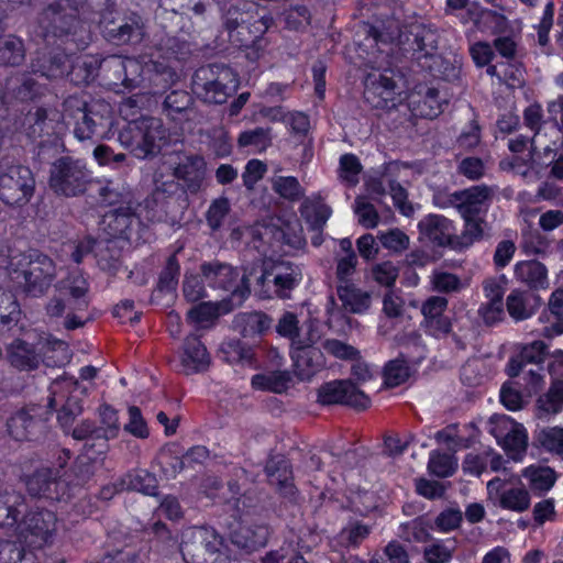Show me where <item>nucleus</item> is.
<instances>
[{
    "label": "nucleus",
    "instance_id": "nucleus-8",
    "mask_svg": "<svg viewBox=\"0 0 563 563\" xmlns=\"http://www.w3.org/2000/svg\"><path fill=\"white\" fill-rule=\"evenodd\" d=\"M166 132L163 124L155 118H142L129 124L120 133V141L136 155L146 157L159 153L165 143Z\"/></svg>",
    "mask_w": 563,
    "mask_h": 563
},
{
    "label": "nucleus",
    "instance_id": "nucleus-64",
    "mask_svg": "<svg viewBox=\"0 0 563 563\" xmlns=\"http://www.w3.org/2000/svg\"><path fill=\"white\" fill-rule=\"evenodd\" d=\"M322 349L333 357L343 361H356L361 357V353L356 347L336 339L324 340Z\"/></svg>",
    "mask_w": 563,
    "mask_h": 563
},
{
    "label": "nucleus",
    "instance_id": "nucleus-20",
    "mask_svg": "<svg viewBox=\"0 0 563 563\" xmlns=\"http://www.w3.org/2000/svg\"><path fill=\"white\" fill-rule=\"evenodd\" d=\"M265 474L283 497L296 500L298 489L294 484L292 467L284 455H271L265 464Z\"/></svg>",
    "mask_w": 563,
    "mask_h": 563
},
{
    "label": "nucleus",
    "instance_id": "nucleus-62",
    "mask_svg": "<svg viewBox=\"0 0 563 563\" xmlns=\"http://www.w3.org/2000/svg\"><path fill=\"white\" fill-rule=\"evenodd\" d=\"M276 332L290 341V346H294L299 341V320L296 313L286 311L279 318L276 327Z\"/></svg>",
    "mask_w": 563,
    "mask_h": 563
},
{
    "label": "nucleus",
    "instance_id": "nucleus-29",
    "mask_svg": "<svg viewBox=\"0 0 563 563\" xmlns=\"http://www.w3.org/2000/svg\"><path fill=\"white\" fill-rule=\"evenodd\" d=\"M7 358L19 371L36 369L42 362V356L36 351L35 345L21 339H15L8 345Z\"/></svg>",
    "mask_w": 563,
    "mask_h": 563
},
{
    "label": "nucleus",
    "instance_id": "nucleus-14",
    "mask_svg": "<svg viewBox=\"0 0 563 563\" xmlns=\"http://www.w3.org/2000/svg\"><path fill=\"white\" fill-rule=\"evenodd\" d=\"M48 410L30 405L14 412L7 421L9 434L16 441L34 440L45 430Z\"/></svg>",
    "mask_w": 563,
    "mask_h": 563
},
{
    "label": "nucleus",
    "instance_id": "nucleus-26",
    "mask_svg": "<svg viewBox=\"0 0 563 563\" xmlns=\"http://www.w3.org/2000/svg\"><path fill=\"white\" fill-rule=\"evenodd\" d=\"M183 349L184 353L180 364L186 375L201 373L209 368L210 355L198 336H187L184 341Z\"/></svg>",
    "mask_w": 563,
    "mask_h": 563
},
{
    "label": "nucleus",
    "instance_id": "nucleus-10",
    "mask_svg": "<svg viewBox=\"0 0 563 563\" xmlns=\"http://www.w3.org/2000/svg\"><path fill=\"white\" fill-rule=\"evenodd\" d=\"M35 178L23 165L7 166L0 172V200L11 207L25 206L34 195Z\"/></svg>",
    "mask_w": 563,
    "mask_h": 563
},
{
    "label": "nucleus",
    "instance_id": "nucleus-53",
    "mask_svg": "<svg viewBox=\"0 0 563 563\" xmlns=\"http://www.w3.org/2000/svg\"><path fill=\"white\" fill-rule=\"evenodd\" d=\"M421 99L417 102V111L423 118L434 119L442 112L440 92L437 88H426L423 95L419 92Z\"/></svg>",
    "mask_w": 563,
    "mask_h": 563
},
{
    "label": "nucleus",
    "instance_id": "nucleus-9",
    "mask_svg": "<svg viewBox=\"0 0 563 563\" xmlns=\"http://www.w3.org/2000/svg\"><path fill=\"white\" fill-rule=\"evenodd\" d=\"M402 80L401 73L391 68L369 73L364 80L365 101L375 109L396 108L400 102Z\"/></svg>",
    "mask_w": 563,
    "mask_h": 563
},
{
    "label": "nucleus",
    "instance_id": "nucleus-54",
    "mask_svg": "<svg viewBox=\"0 0 563 563\" xmlns=\"http://www.w3.org/2000/svg\"><path fill=\"white\" fill-rule=\"evenodd\" d=\"M465 228L462 235H455V247H466L483 236L485 221L479 216L463 217Z\"/></svg>",
    "mask_w": 563,
    "mask_h": 563
},
{
    "label": "nucleus",
    "instance_id": "nucleus-13",
    "mask_svg": "<svg viewBox=\"0 0 563 563\" xmlns=\"http://www.w3.org/2000/svg\"><path fill=\"white\" fill-rule=\"evenodd\" d=\"M318 401L321 405H344L356 410H364L369 406V398L352 379H336L322 384L318 388Z\"/></svg>",
    "mask_w": 563,
    "mask_h": 563
},
{
    "label": "nucleus",
    "instance_id": "nucleus-15",
    "mask_svg": "<svg viewBox=\"0 0 563 563\" xmlns=\"http://www.w3.org/2000/svg\"><path fill=\"white\" fill-rule=\"evenodd\" d=\"M112 123V107L103 99H91L88 109L74 121V134L79 141L103 133Z\"/></svg>",
    "mask_w": 563,
    "mask_h": 563
},
{
    "label": "nucleus",
    "instance_id": "nucleus-19",
    "mask_svg": "<svg viewBox=\"0 0 563 563\" xmlns=\"http://www.w3.org/2000/svg\"><path fill=\"white\" fill-rule=\"evenodd\" d=\"M494 197L493 188L479 185L468 189L455 191L450 195V202L459 210L462 217L479 216L486 211Z\"/></svg>",
    "mask_w": 563,
    "mask_h": 563
},
{
    "label": "nucleus",
    "instance_id": "nucleus-22",
    "mask_svg": "<svg viewBox=\"0 0 563 563\" xmlns=\"http://www.w3.org/2000/svg\"><path fill=\"white\" fill-rule=\"evenodd\" d=\"M73 438L84 441L81 454H90V459L102 464L104 455L109 451L110 437L97 429L95 422L84 420L76 426L71 433Z\"/></svg>",
    "mask_w": 563,
    "mask_h": 563
},
{
    "label": "nucleus",
    "instance_id": "nucleus-35",
    "mask_svg": "<svg viewBox=\"0 0 563 563\" xmlns=\"http://www.w3.org/2000/svg\"><path fill=\"white\" fill-rule=\"evenodd\" d=\"M115 490H136L145 495H157V479L146 470H135L125 474L117 484Z\"/></svg>",
    "mask_w": 563,
    "mask_h": 563
},
{
    "label": "nucleus",
    "instance_id": "nucleus-41",
    "mask_svg": "<svg viewBox=\"0 0 563 563\" xmlns=\"http://www.w3.org/2000/svg\"><path fill=\"white\" fill-rule=\"evenodd\" d=\"M515 273L518 278L531 288H544L548 284L547 268L538 261H527L517 264Z\"/></svg>",
    "mask_w": 563,
    "mask_h": 563
},
{
    "label": "nucleus",
    "instance_id": "nucleus-25",
    "mask_svg": "<svg viewBox=\"0 0 563 563\" xmlns=\"http://www.w3.org/2000/svg\"><path fill=\"white\" fill-rule=\"evenodd\" d=\"M70 66V57L63 53H37L31 62V70L47 79L63 78Z\"/></svg>",
    "mask_w": 563,
    "mask_h": 563
},
{
    "label": "nucleus",
    "instance_id": "nucleus-18",
    "mask_svg": "<svg viewBox=\"0 0 563 563\" xmlns=\"http://www.w3.org/2000/svg\"><path fill=\"white\" fill-rule=\"evenodd\" d=\"M549 372L552 376V385L545 394L539 396L536 402V416L539 419L555 415L563 407V351H560L549 365Z\"/></svg>",
    "mask_w": 563,
    "mask_h": 563
},
{
    "label": "nucleus",
    "instance_id": "nucleus-30",
    "mask_svg": "<svg viewBox=\"0 0 563 563\" xmlns=\"http://www.w3.org/2000/svg\"><path fill=\"white\" fill-rule=\"evenodd\" d=\"M302 229L298 220H284L277 218L265 225V233L272 234L273 239L294 249H300L306 244L301 234Z\"/></svg>",
    "mask_w": 563,
    "mask_h": 563
},
{
    "label": "nucleus",
    "instance_id": "nucleus-45",
    "mask_svg": "<svg viewBox=\"0 0 563 563\" xmlns=\"http://www.w3.org/2000/svg\"><path fill=\"white\" fill-rule=\"evenodd\" d=\"M331 214V209L320 200H305L301 205V216L306 219L310 230H322Z\"/></svg>",
    "mask_w": 563,
    "mask_h": 563
},
{
    "label": "nucleus",
    "instance_id": "nucleus-60",
    "mask_svg": "<svg viewBox=\"0 0 563 563\" xmlns=\"http://www.w3.org/2000/svg\"><path fill=\"white\" fill-rule=\"evenodd\" d=\"M88 283L84 278L74 279L71 285L67 288L69 296L67 302L69 309L73 311H84L88 308L89 301L87 299Z\"/></svg>",
    "mask_w": 563,
    "mask_h": 563
},
{
    "label": "nucleus",
    "instance_id": "nucleus-49",
    "mask_svg": "<svg viewBox=\"0 0 563 563\" xmlns=\"http://www.w3.org/2000/svg\"><path fill=\"white\" fill-rule=\"evenodd\" d=\"M238 322L243 325L241 331L243 336L253 334L261 335L271 329L273 319L264 312H252L241 316Z\"/></svg>",
    "mask_w": 563,
    "mask_h": 563
},
{
    "label": "nucleus",
    "instance_id": "nucleus-47",
    "mask_svg": "<svg viewBox=\"0 0 563 563\" xmlns=\"http://www.w3.org/2000/svg\"><path fill=\"white\" fill-rule=\"evenodd\" d=\"M0 563H35V555L15 541L0 542Z\"/></svg>",
    "mask_w": 563,
    "mask_h": 563
},
{
    "label": "nucleus",
    "instance_id": "nucleus-24",
    "mask_svg": "<svg viewBox=\"0 0 563 563\" xmlns=\"http://www.w3.org/2000/svg\"><path fill=\"white\" fill-rule=\"evenodd\" d=\"M291 350L295 373L301 380L310 379L316 372L324 366L322 351L310 346L309 342H297L296 345L291 346Z\"/></svg>",
    "mask_w": 563,
    "mask_h": 563
},
{
    "label": "nucleus",
    "instance_id": "nucleus-43",
    "mask_svg": "<svg viewBox=\"0 0 563 563\" xmlns=\"http://www.w3.org/2000/svg\"><path fill=\"white\" fill-rule=\"evenodd\" d=\"M21 318V309L15 297L10 292L0 296V332L16 327Z\"/></svg>",
    "mask_w": 563,
    "mask_h": 563
},
{
    "label": "nucleus",
    "instance_id": "nucleus-33",
    "mask_svg": "<svg viewBox=\"0 0 563 563\" xmlns=\"http://www.w3.org/2000/svg\"><path fill=\"white\" fill-rule=\"evenodd\" d=\"M484 290L488 299L487 303L479 309L486 324L490 325L503 319L505 294L504 287L496 280L489 279L484 283Z\"/></svg>",
    "mask_w": 563,
    "mask_h": 563
},
{
    "label": "nucleus",
    "instance_id": "nucleus-50",
    "mask_svg": "<svg viewBox=\"0 0 563 563\" xmlns=\"http://www.w3.org/2000/svg\"><path fill=\"white\" fill-rule=\"evenodd\" d=\"M533 444L563 455V428H543L536 432Z\"/></svg>",
    "mask_w": 563,
    "mask_h": 563
},
{
    "label": "nucleus",
    "instance_id": "nucleus-44",
    "mask_svg": "<svg viewBox=\"0 0 563 563\" xmlns=\"http://www.w3.org/2000/svg\"><path fill=\"white\" fill-rule=\"evenodd\" d=\"M164 95L163 109L168 114H187L192 111L195 99L188 91L170 89Z\"/></svg>",
    "mask_w": 563,
    "mask_h": 563
},
{
    "label": "nucleus",
    "instance_id": "nucleus-27",
    "mask_svg": "<svg viewBox=\"0 0 563 563\" xmlns=\"http://www.w3.org/2000/svg\"><path fill=\"white\" fill-rule=\"evenodd\" d=\"M419 229L433 244L455 249L452 222L443 216L430 214L419 223Z\"/></svg>",
    "mask_w": 563,
    "mask_h": 563
},
{
    "label": "nucleus",
    "instance_id": "nucleus-28",
    "mask_svg": "<svg viewBox=\"0 0 563 563\" xmlns=\"http://www.w3.org/2000/svg\"><path fill=\"white\" fill-rule=\"evenodd\" d=\"M302 279L301 268L290 262H279L273 266L272 283L275 287V294L282 299L290 298L291 290L298 286Z\"/></svg>",
    "mask_w": 563,
    "mask_h": 563
},
{
    "label": "nucleus",
    "instance_id": "nucleus-55",
    "mask_svg": "<svg viewBox=\"0 0 563 563\" xmlns=\"http://www.w3.org/2000/svg\"><path fill=\"white\" fill-rule=\"evenodd\" d=\"M250 12L243 10L239 5L231 4L222 10L221 22L222 29L227 32L228 38L238 31L249 20Z\"/></svg>",
    "mask_w": 563,
    "mask_h": 563
},
{
    "label": "nucleus",
    "instance_id": "nucleus-39",
    "mask_svg": "<svg viewBox=\"0 0 563 563\" xmlns=\"http://www.w3.org/2000/svg\"><path fill=\"white\" fill-rule=\"evenodd\" d=\"M59 476V470L43 467L35 471L26 481L29 494L34 497H49L51 487L56 484Z\"/></svg>",
    "mask_w": 563,
    "mask_h": 563
},
{
    "label": "nucleus",
    "instance_id": "nucleus-52",
    "mask_svg": "<svg viewBox=\"0 0 563 563\" xmlns=\"http://www.w3.org/2000/svg\"><path fill=\"white\" fill-rule=\"evenodd\" d=\"M224 360L230 363H252L254 357L253 349L240 340H231L221 345Z\"/></svg>",
    "mask_w": 563,
    "mask_h": 563
},
{
    "label": "nucleus",
    "instance_id": "nucleus-61",
    "mask_svg": "<svg viewBox=\"0 0 563 563\" xmlns=\"http://www.w3.org/2000/svg\"><path fill=\"white\" fill-rule=\"evenodd\" d=\"M457 467V463L452 455L446 453L433 452L431 453L428 468L429 471L441 478L451 476Z\"/></svg>",
    "mask_w": 563,
    "mask_h": 563
},
{
    "label": "nucleus",
    "instance_id": "nucleus-5",
    "mask_svg": "<svg viewBox=\"0 0 563 563\" xmlns=\"http://www.w3.org/2000/svg\"><path fill=\"white\" fill-rule=\"evenodd\" d=\"M154 187L144 199V208L152 211V219L170 224L183 220L190 201L180 183L174 178L165 179L163 174H155Z\"/></svg>",
    "mask_w": 563,
    "mask_h": 563
},
{
    "label": "nucleus",
    "instance_id": "nucleus-17",
    "mask_svg": "<svg viewBox=\"0 0 563 563\" xmlns=\"http://www.w3.org/2000/svg\"><path fill=\"white\" fill-rule=\"evenodd\" d=\"M227 528L231 543L247 554L265 547L271 536L267 525H247L235 518L228 522Z\"/></svg>",
    "mask_w": 563,
    "mask_h": 563
},
{
    "label": "nucleus",
    "instance_id": "nucleus-1",
    "mask_svg": "<svg viewBox=\"0 0 563 563\" xmlns=\"http://www.w3.org/2000/svg\"><path fill=\"white\" fill-rule=\"evenodd\" d=\"M364 33L376 42L395 43L394 54L399 58L416 60L422 68L431 58L439 59L440 34L437 29L422 23L399 26L391 22L383 30L364 24Z\"/></svg>",
    "mask_w": 563,
    "mask_h": 563
},
{
    "label": "nucleus",
    "instance_id": "nucleus-59",
    "mask_svg": "<svg viewBox=\"0 0 563 563\" xmlns=\"http://www.w3.org/2000/svg\"><path fill=\"white\" fill-rule=\"evenodd\" d=\"M428 70L433 77L441 78L446 81H453L460 76V67L444 59L441 54H439V59L431 58L430 62L427 63V66L422 67Z\"/></svg>",
    "mask_w": 563,
    "mask_h": 563
},
{
    "label": "nucleus",
    "instance_id": "nucleus-42",
    "mask_svg": "<svg viewBox=\"0 0 563 563\" xmlns=\"http://www.w3.org/2000/svg\"><path fill=\"white\" fill-rule=\"evenodd\" d=\"M291 380L287 371H273L264 374H256L252 377L253 387L262 390L280 394L288 388Z\"/></svg>",
    "mask_w": 563,
    "mask_h": 563
},
{
    "label": "nucleus",
    "instance_id": "nucleus-38",
    "mask_svg": "<svg viewBox=\"0 0 563 563\" xmlns=\"http://www.w3.org/2000/svg\"><path fill=\"white\" fill-rule=\"evenodd\" d=\"M25 47L23 41L13 34L0 35V66L15 67L23 63Z\"/></svg>",
    "mask_w": 563,
    "mask_h": 563
},
{
    "label": "nucleus",
    "instance_id": "nucleus-7",
    "mask_svg": "<svg viewBox=\"0 0 563 563\" xmlns=\"http://www.w3.org/2000/svg\"><path fill=\"white\" fill-rule=\"evenodd\" d=\"M239 86L234 70L224 64H208L192 75V92L205 103L223 104Z\"/></svg>",
    "mask_w": 563,
    "mask_h": 563
},
{
    "label": "nucleus",
    "instance_id": "nucleus-48",
    "mask_svg": "<svg viewBox=\"0 0 563 563\" xmlns=\"http://www.w3.org/2000/svg\"><path fill=\"white\" fill-rule=\"evenodd\" d=\"M29 124V135L36 139L44 135L52 136L53 121L48 119V112L44 108H36L34 112H29L25 118Z\"/></svg>",
    "mask_w": 563,
    "mask_h": 563
},
{
    "label": "nucleus",
    "instance_id": "nucleus-2",
    "mask_svg": "<svg viewBox=\"0 0 563 563\" xmlns=\"http://www.w3.org/2000/svg\"><path fill=\"white\" fill-rule=\"evenodd\" d=\"M36 33L52 44L87 45L85 25L76 0H54L47 3L36 18Z\"/></svg>",
    "mask_w": 563,
    "mask_h": 563
},
{
    "label": "nucleus",
    "instance_id": "nucleus-21",
    "mask_svg": "<svg viewBox=\"0 0 563 563\" xmlns=\"http://www.w3.org/2000/svg\"><path fill=\"white\" fill-rule=\"evenodd\" d=\"M56 518L54 512L46 509L31 510L23 517L19 525L20 534L31 543L42 544L51 537L55 529Z\"/></svg>",
    "mask_w": 563,
    "mask_h": 563
},
{
    "label": "nucleus",
    "instance_id": "nucleus-57",
    "mask_svg": "<svg viewBox=\"0 0 563 563\" xmlns=\"http://www.w3.org/2000/svg\"><path fill=\"white\" fill-rule=\"evenodd\" d=\"M179 273L180 266L176 254H173L167 258L166 265L159 274L157 289L167 292L175 290L178 284Z\"/></svg>",
    "mask_w": 563,
    "mask_h": 563
},
{
    "label": "nucleus",
    "instance_id": "nucleus-32",
    "mask_svg": "<svg viewBox=\"0 0 563 563\" xmlns=\"http://www.w3.org/2000/svg\"><path fill=\"white\" fill-rule=\"evenodd\" d=\"M336 295L346 312L360 314L367 311L372 303V295L362 290L351 282L340 284L336 287Z\"/></svg>",
    "mask_w": 563,
    "mask_h": 563
},
{
    "label": "nucleus",
    "instance_id": "nucleus-46",
    "mask_svg": "<svg viewBox=\"0 0 563 563\" xmlns=\"http://www.w3.org/2000/svg\"><path fill=\"white\" fill-rule=\"evenodd\" d=\"M210 3L205 0H164L163 5L166 10L192 19L202 16L207 12Z\"/></svg>",
    "mask_w": 563,
    "mask_h": 563
},
{
    "label": "nucleus",
    "instance_id": "nucleus-3",
    "mask_svg": "<svg viewBox=\"0 0 563 563\" xmlns=\"http://www.w3.org/2000/svg\"><path fill=\"white\" fill-rule=\"evenodd\" d=\"M98 27L101 36L111 45L135 47L145 35L146 27L142 16L132 12L123 15L111 0H100Z\"/></svg>",
    "mask_w": 563,
    "mask_h": 563
},
{
    "label": "nucleus",
    "instance_id": "nucleus-4",
    "mask_svg": "<svg viewBox=\"0 0 563 563\" xmlns=\"http://www.w3.org/2000/svg\"><path fill=\"white\" fill-rule=\"evenodd\" d=\"M11 265V278L31 297L43 296L56 278L54 261L38 250L22 253Z\"/></svg>",
    "mask_w": 563,
    "mask_h": 563
},
{
    "label": "nucleus",
    "instance_id": "nucleus-36",
    "mask_svg": "<svg viewBox=\"0 0 563 563\" xmlns=\"http://www.w3.org/2000/svg\"><path fill=\"white\" fill-rule=\"evenodd\" d=\"M506 306L511 318L525 320L540 306V297L527 291L512 290L507 297Z\"/></svg>",
    "mask_w": 563,
    "mask_h": 563
},
{
    "label": "nucleus",
    "instance_id": "nucleus-34",
    "mask_svg": "<svg viewBox=\"0 0 563 563\" xmlns=\"http://www.w3.org/2000/svg\"><path fill=\"white\" fill-rule=\"evenodd\" d=\"M100 67L101 62L91 56L70 58V66L65 76L75 86H87L96 79Z\"/></svg>",
    "mask_w": 563,
    "mask_h": 563
},
{
    "label": "nucleus",
    "instance_id": "nucleus-58",
    "mask_svg": "<svg viewBox=\"0 0 563 563\" xmlns=\"http://www.w3.org/2000/svg\"><path fill=\"white\" fill-rule=\"evenodd\" d=\"M505 450L511 453L512 459H517L519 454L526 452L528 445V437L522 424L512 423L511 430L505 437Z\"/></svg>",
    "mask_w": 563,
    "mask_h": 563
},
{
    "label": "nucleus",
    "instance_id": "nucleus-40",
    "mask_svg": "<svg viewBox=\"0 0 563 563\" xmlns=\"http://www.w3.org/2000/svg\"><path fill=\"white\" fill-rule=\"evenodd\" d=\"M90 456V454H80L76 459L68 481L69 486L82 488L92 481L97 468L102 464L91 460Z\"/></svg>",
    "mask_w": 563,
    "mask_h": 563
},
{
    "label": "nucleus",
    "instance_id": "nucleus-6",
    "mask_svg": "<svg viewBox=\"0 0 563 563\" xmlns=\"http://www.w3.org/2000/svg\"><path fill=\"white\" fill-rule=\"evenodd\" d=\"M96 181L85 162L64 155L52 162L48 187L57 197L77 198L86 195Z\"/></svg>",
    "mask_w": 563,
    "mask_h": 563
},
{
    "label": "nucleus",
    "instance_id": "nucleus-11",
    "mask_svg": "<svg viewBox=\"0 0 563 563\" xmlns=\"http://www.w3.org/2000/svg\"><path fill=\"white\" fill-rule=\"evenodd\" d=\"M200 274L210 287L231 290L232 296L239 297L240 301L251 292L247 276L244 274L241 278V285H238L240 277L238 268L219 260L201 263Z\"/></svg>",
    "mask_w": 563,
    "mask_h": 563
},
{
    "label": "nucleus",
    "instance_id": "nucleus-31",
    "mask_svg": "<svg viewBox=\"0 0 563 563\" xmlns=\"http://www.w3.org/2000/svg\"><path fill=\"white\" fill-rule=\"evenodd\" d=\"M544 325L540 330L545 338H553L563 333V289H556L550 297L549 308L540 316Z\"/></svg>",
    "mask_w": 563,
    "mask_h": 563
},
{
    "label": "nucleus",
    "instance_id": "nucleus-37",
    "mask_svg": "<svg viewBox=\"0 0 563 563\" xmlns=\"http://www.w3.org/2000/svg\"><path fill=\"white\" fill-rule=\"evenodd\" d=\"M25 508L24 497L15 490L0 493V527H13Z\"/></svg>",
    "mask_w": 563,
    "mask_h": 563
},
{
    "label": "nucleus",
    "instance_id": "nucleus-12",
    "mask_svg": "<svg viewBox=\"0 0 563 563\" xmlns=\"http://www.w3.org/2000/svg\"><path fill=\"white\" fill-rule=\"evenodd\" d=\"M224 548V538L213 528L198 529L190 541L180 544L179 550L188 563H209Z\"/></svg>",
    "mask_w": 563,
    "mask_h": 563
},
{
    "label": "nucleus",
    "instance_id": "nucleus-56",
    "mask_svg": "<svg viewBox=\"0 0 563 563\" xmlns=\"http://www.w3.org/2000/svg\"><path fill=\"white\" fill-rule=\"evenodd\" d=\"M500 506L514 511H525L530 506V496L525 488H510L500 495Z\"/></svg>",
    "mask_w": 563,
    "mask_h": 563
},
{
    "label": "nucleus",
    "instance_id": "nucleus-63",
    "mask_svg": "<svg viewBox=\"0 0 563 563\" xmlns=\"http://www.w3.org/2000/svg\"><path fill=\"white\" fill-rule=\"evenodd\" d=\"M179 79L177 73L168 66L155 65V73L151 78L153 86L156 88L154 95H164Z\"/></svg>",
    "mask_w": 563,
    "mask_h": 563
},
{
    "label": "nucleus",
    "instance_id": "nucleus-23",
    "mask_svg": "<svg viewBox=\"0 0 563 563\" xmlns=\"http://www.w3.org/2000/svg\"><path fill=\"white\" fill-rule=\"evenodd\" d=\"M205 177V159L198 155H190L174 167L172 178L181 181L180 186L187 195H197L202 187Z\"/></svg>",
    "mask_w": 563,
    "mask_h": 563
},
{
    "label": "nucleus",
    "instance_id": "nucleus-51",
    "mask_svg": "<svg viewBox=\"0 0 563 563\" xmlns=\"http://www.w3.org/2000/svg\"><path fill=\"white\" fill-rule=\"evenodd\" d=\"M410 375L408 360L400 354L396 360L389 361L384 368L385 384L396 387L405 383Z\"/></svg>",
    "mask_w": 563,
    "mask_h": 563
},
{
    "label": "nucleus",
    "instance_id": "nucleus-16",
    "mask_svg": "<svg viewBox=\"0 0 563 563\" xmlns=\"http://www.w3.org/2000/svg\"><path fill=\"white\" fill-rule=\"evenodd\" d=\"M99 225L100 230L111 239L137 241L142 238V222L129 207H120L108 211L102 217Z\"/></svg>",
    "mask_w": 563,
    "mask_h": 563
}]
</instances>
